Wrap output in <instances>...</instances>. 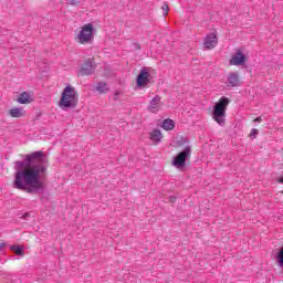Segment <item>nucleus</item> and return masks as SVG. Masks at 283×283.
I'll list each match as a JSON object with an SVG mask.
<instances>
[{"instance_id": "obj_1", "label": "nucleus", "mask_w": 283, "mask_h": 283, "mask_svg": "<svg viewBox=\"0 0 283 283\" xmlns=\"http://www.w3.org/2000/svg\"><path fill=\"white\" fill-rule=\"evenodd\" d=\"M41 158H43V151L38 150L25 155L24 160L14 163V189L27 193H36V191L45 189V184L41 180V176H45L48 167L43 165Z\"/></svg>"}, {"instance_id": "obj_2", "label": "nucleus", "mask_w": 283, "mask_h": 283, "mask_svg": "<svg viewBox=\"0 0 283 283\" xmlns=\"http://www.w3.org/2000/svg\"><path fill=\"white\" fill-rule=\"evenodd\" d=\"M76 105H78V93L69 85L62 92L59 106L61 109H70L76 107Z\"/></svg>"}, {"instance_id": "obj_3", "label": "nucleus", "mask_w": 283, "mask_h": 283, "mask_svg": "<svg viewBox=\"0 0 283 283\" xmlns=\"http://www.w3.org/2000/svg\"><path fill=\"white\" fill-rule=\"evenodd\" d=\"M227 107H229V99L224 96H222L213 107L212 118L220 125V127H224L227 120Z\"/></svg>"}, {"instance_id": "obj_4", "label": "nucleus", "mask_w": 283, "mask_h": 283, "mask_svg": "<svg viewBox=\"0 0 283 283\" xmlns=\"http://www.w3.org/2000/svg\"><path fill=\"white\" fill-rule=\"evenodd\" d=\"M76 43L81 45H88L94 42V24L87 23L84 24L78 34L75 36Z\"/></svg>"}, {"instance_id": "obj_5", "label": "nucleus", "mask_w": 283, "mask_h": 283, "mask_svg": "<svg viewBox=\"0 0 283 283\" xmlns=\"http://www.w3.org/2000/svg\"><path fill=\"white\" fill-rule=\"evenodd\" d=\"M191 158V147L187 146L172 159V166L177 169H182L187 165V159Z\"/></svg>"}, {"instance_id": "obj_6", "label": "nucleus", "mask_w": 283, "mask_h": 283, "mask_svg": "<svg viewBox=\"0 0 283 283\" xmlns=\"http://www.w3.org/2000/svg\"><path fill=\"white\" fill-rule=\"evenodd\" d=\"M151 81V75L146 67H143L137 75V87H147Z\"/></svg>"}, {"instance_id": "obj_7", "label": "nucleus", "mask_w": 283, "mask_h": 283, "mask_svg": "<svg viewBox=\"0 0 283 283\" xmlns=\"http://www.w3.org/2000/svg\"><path fill=\"white\" fill-rule=\"evenodd\" d=\"M94 61L88 59L84 62V65L80 69L78 76H92L94 74Z\"/></svg>"}, {"instance_id": "obj_8", "label": "nucleus", "mask_w": 283, "mask_h": 283, "mask_svg": "<svg viewBox=\"0 0 283 283\" xmlns=\"http://www.w3.org/2000/svg\"><path fill=\"white\" fill-rule=\"evenodd\" d=\"M227 87H240L242 81L240 80V74L238 72L229 73L227 76Z\"/></svg>"}, {"instance_id": "obj_9", "label": "nucleus", "mask_w": 283, "mask_h": 283, "mask_svg": "<svg viewBox=\"0 0 283 283\" xmlns=\"http://www.w3.org/2000/svg\"><path fill=\"white\" fill-rule=\"evenodd\" d=\"M244 63H247V55L242 53V50L238 49L230 59V65H244Z\"/></svg>"}, {"instance_id": "obj_10", "label": "nucleus", "mask_w": 283, "mask_h": 283, "mask_svg": "<svg viewBox=\"0 0 283 283\" xmlns=\"http://www.w3.org/2000/svg\"><path fill=\"white\" fill-rule=\"evenodd\" d=\"M160 101H163V98L160 97V95H156L148 105V112H150L151 114H158V112H160L163 104H160Z\"/></svg>"}, {"instance_id": "obj_11", "label": "nucleus", "mask_w": 283, "mask_h": 283, "mask_svg": "<svg viewBox=\"0 0 283 283\" xmlns=\"http://www.w3.org/2000/svg\"><path fill=\"white\" fill-rule=\"evenodd\" d=\"M216 45H218V35H216V33H210L206 35L203 41L205 50H213Z\"/></svg>"}, {"instance_id": "obj_12", "label": "nucleus", "mask_w": 283, "mask_h": 283, "mask_svg": "<svg viewBox=\"0 0 283 283\" xmlns=\"http://www.w3.org/2000/svg\"><path fill=\"white\" fill-rule=\"evenodd\" d=\"M25 109L23 107H13L9 109V116L11 118H23L25 117Z\"/></svg>"}, {"instance_id": "obj_13", "label": "nucleus", "mask_w": 283, "mask_h": 283, "mask_svg": "<svg viewBox=\"0 0 283 283\" xmlns=\"http://www.w3.org/2000/svg\"><path fill=\"white\" fill-rule=\"evenodd\" d=\"M17 103H19L20 105H28L32 103V98L30 97V94H28V92H23L18 96Z\"/></svg>"}, {"instance_id": "obj_14", "label": "nucleus", "mask_w": 283, "mask_h": 283, "mask_svg": "<svg viewBox=\"0 0 283 283\" xmlns=\"http://www.w3.org/2000/svg\"><path fill=\"white\" fill-rule=\"evenodd\" d=\"M149 138L151 143H154L155 145H158V143L163 140V133L158 129H154L153 132H150Z\"/></svg>"}, {"instance_id": "obj_15", "label": "nucleus", "mask_w": 283, "mask_h": 283, "mask_svg": "<svg viewBox=\"0 0 283 283\" xmlns=\"http://www.w3.org/2000/svg\"><path fill=\"white\" fill-rule=\"evenodd\" d=\"M95 90L98 94H107V92H109V86L105 82H97Z\"/></svg>"}, {"instance_id": "obj_16", "label": "nucleus", "mask_w": 283, "mask_h": 283, "mask_svg": "<svg viewBox=\"0 0 283 283\" xmlns=\"http://www.w3.org/2000/svg\"><path fill=\"white\" fill-rule=\"evenodd\" d=\"M163 129H165L166 132H171V129H174L176 127V123L170 119V118H167L163 122V125H161Z\"/></svg>"}, {"instance_id": "obj_17", "label": "nucleus", "mask_w": 283, "mask_h": 283, "mask_svg": "<svg viewBox=\"0 0 283 283\" xmlns=\"http://www.w3.org/2000/svg\"><path fill=\"white\" fill-rule=\"evenodd\" d=\"M11 251H14L17 255H23V248L19 245H11Z\"/></svg>"}, {"instance_id": "obj_18", "label": "nucleus", "mask_w": 283, "mask_h": 283, "mask_svg": "<svg viewBox=\"0 0 283 283\" xmlns=\"http://www.w3.org/2000/svg\"><path fill=\"white\" fill-rule=\"evenodd\" d=\"M161 10L164 12V17H167V14L169 12V4H167V2H164Z\"/></svg>"}, {"instance_id": "obj_19", "label": "nucleus", "mask_w": 283, "mask_h": 283, "mask_svg": "<svg viewBox=\"0 0 283 283\" xmlns=\"http://www.w3.org/2000/svg\"><path fill=\"white\" fill-rule=\"evenodd\" d=\"M66 3L69 6H78V3H81V0H66Z\"/></svg>"}, {"instance_id": "obj_20", "label": "nucleus", "mask_w": 283, "mask_h": 283, "mask_svg": "<svg viewBox=\"0 0 283 283\" xmlns=\"http://www.w3.org/2000/svg\"><path fill=\"white\" fill-rule=\"evenodd\" d=\"M259 132L258 129L253 128L250 133L251 138H255L258 136Z\"/></svg>"}, {"instance_id": "obj_21", "label": "nucleus", "mask_w": 283, "mask_h": 283, "mask_svg": "<svg viewBox=\"0 0 283 283\" xmlns=\"http://www.w3.org/2000/svg\"><path fill=\"white\" fill-rule=\"evenodd\" d=\"M119 94H120V91H115L114 92V101H118Z\"/></svg>"}, {"instance_id": "obj_22", "label": "nucleus", "mask_w": 283, "mask_h": 283, "mask_svg": "<svg viewBox=\"0 0 283 283\" xmlns=\"http://www.w3.org/2000/svg\"><path fill=\"white\" fill-rule=\"evenodd\" d=\"M254 123H262V118L259 116L254 119Z\"/></svg>"}, {"instance_id": "obj_23", "label": "nucleus", "mask_w": 283, "mask_h": 283, "mask_svg": "<svg viewBox=\"0 0 283 283\" xmlns=\"http://www.w3.org/2000/svg\"><path fill=\"white\" fill-rule=\"evenodd\" d=\"M277 182H280V185H283V176L277 178Z\"/></svg>"}, {"instance_id": "obj_24", "label": "nucleus", "mask_w": 283, "mask_h": 283, "mask_svg": "<svg viewBox=\"0 0 283 283\" xmlns=\"http://www.w3.org/2000/svg\"><path fill=\"white\" fill-rule=\"evenodd\" d=\"M134 46L137 49V50H140V45L138 43H135Z\"/></svg>"}, {"instance_id": "obj_25", "label": "nucleus", "mask_w": 283, "mask_h": 283, "mask_svg": "<svg viewBox=\"0 0 283 283\" xmlns=\"http://www.w3.org/2000/svg\"><path fill=\"white\" fill-rule=\"evenodd\" d=\"M6 247V243H0V251Z\"/></svg>"}]
</instances>
